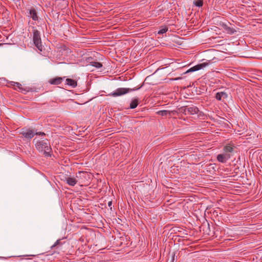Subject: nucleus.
I'll list each match as a JSON object with an SVG mask.
<instances>
[{"mask_svg": "<svg viewBox=\"0 0 262 262\" xmlns=\"http://www.w3.org/2000/svg\"><path fill=\"white\" fill-rule=\"evenodd\" d=\"M35 147L39 152H42L46 156L51 157L50 153L52 148L47 139L37 141L35 143Z\"/></svg>", "mask_w": 262, "mask_h": 262, "instance_id": "nucleus-1", "label": "nucleus"}, {"mask_svg": "<svg viewBox=\"0 0 262 262\" xmlns=\"http://www.w3.org/2000/svg\"><path fill=\"white\" fill-rule=\"evenodd\" d=\"M142 86L143 84L139 87H135L134 88H119L117 89L113 92L108 94V96H113L114 97L121 96L130 92L138 90Z\"/></svg>", "mask_w": 262, "mask_h": 262, "instance_id": "nucleus-2", "label": "nucleus"}, {"mask_svg": "<svg viewBox=\"0 0 262 262\" xmlns=\"http://www.w3.org/2000/svg\"><path fill=\"white\" fill-rule=\"evenodd\" d=\"M33 33V41L35 46L40 51H42L43 46L41 43V34L40 32L35 27H31Z\"/></svg>", "mask_w": 262, "mask_h": 262, "instance_id": "nucleus-3", "label": "nucleus"}, {"mask_svg": "<svg viewBox=\"0 0 262 262\" xmlns=\"http://www.w3.org/2000/svg\"><path fill=\"white\" fill-rule=\"evenodd\" d=\"M35 130L30 128H23L20 130V134L22 135L27 140H30L35 135Z\"/></svg>", "mask_w": 262, "mask_h": 262, "instance_id": "nucleus-4", "label": "nucleus"}, {"mask_svg": "<svg viewBox=\"0 0 262 262\" xmlns=\"http://www.w3.org/2000/svg\"><path fill=\"white\" fill-rule=\"evenodd\" d=\"M210 63V61H208L207 62H203V63L198 64L190 68V69L187 70L186 72H185L184 73L187 74V73H189L190 72H195V71L200 70L206 67V66H208Z\"/></svg>", "mask_w": 262, "mask_h": 262, "instance_id": "nucleus-5", "label": "nucleus"}, {"mask_svg": "<svg viewBox=\"0 0 262 262\" xmlns=\"http://www.w3.org/2000/svg\"><path fill=\"white\" fill-rule=\"evenodd\" d=\"M27 12L29 14L28 17L31 18L35 21H38L39 17L36 9L34 7H31L30 8L28 9Z\"/></svg>", "mask_w": 262, "mask_h": 262, "instance_id": "nucleus-6", "label": "nucleus"}, {"mask_svg": "<svg viewBox=\"0 0 262 262\" xmlns=\"http://www.w3.org/2000/svg\"><path fill=\"white\" fill-rule=\"evenodd\" d=\"M178 114L177 111L161 110L156 112V114L162 117H168L170 118L172 116Z\"/></svg>", "mask_w": 262, "mask_h": 262, "instance_id": "nucleus-7", "label": "nucleus"}, {"mask_svg": "<svg viewBox=\"0 0 262 262\" xmlns=\"http://www.w3.org/2000/svg\"><path fill=\"white\" fill-rule=\"evenodd\" d=\"M87 176L88 173L85 171H78V172L76 173L75 177V178H76V180L77 181V183H83L85 181Z\"/></svg>", "mask_w": 262, "mask_h": 262, "instance_id": "nucleus-8", "label": "nucleus"}, {"mask_svg": "<svg viewBox=\"0 0 262 262\" xmlns=\"http://www.w3.org/2000/svg\"><path fill=\"white\" fill-rule=\"evenodd\" d=\"M86 61L91 66L94 67L96 68H100L102 67V63L94 60L92 57H89L86 58Z\"/></svg>", "mask_w": 262, "mask_h": 262, "instance_id": "nucleus-9", "label": "nucleus"}, {"mask_svg": "<svg viewBox=\"0 0 262 262\" xmlns=\"http://www.w3.org/2000/svg\"><path fill=\"white\" fill-rule=\"evenodd\" d=\"M231 157L229 154L227 153H223L221 154H219L217 156L216 159L217 161L222 163H225L227 161L230 159Z\"/></svg>", "mask_w": 262, "mask_h": 262, "instance_id": "nucleus-10", "label": "nucleus"}, {"mask_svg": "<svg viewBox=\"0 0 262 262\" xmlns=\"http://www.w3.org/2000/svg\"><path fill=\"white\" fill-rule=\"evenodd\" d=\"M221 26L227 34L232 35L234 34L236 32V30L235 28L229 27L225 23H223L221 24Z\"/></svg>", "mask_w": 262, "mask_h": 262, "instance_id": "nucleus-11", "label": "nucleus"}, {"mask_svg": "<svg viewBox=\"0 0 262 262\" xmlns=\"http://www.w3.org/2000/svg\"><path fill=\"white\" fill-rule=\"evenodd\" d=\"M64 78V77H56L55 78L50 79L48 81L49 83L52 85H58L62 82Z\"/></svg>", "mask_w": 262, "mask_h": 262, "instance_id": "nucleus-12", "label": "nucleus"}, {"mask_svg": "<svg viewBox=\"0 0 262 262\" xmlns=\"http://www.w3.org/2000/svg\"><path fill=\"white\" fill-rule=\"evenodd\" d=\"M140 102V100L138 97H134L131 100L128 108L130 109H134L137 107Z\"/></svg>", "mask_w": 262, "mask_h": 262, "instance_id": "nucleus-13", "label": "nucleus"}, {"mask_svg": "<svg viewBox=\"0 0 262 262\" xmlns=\"http://www.w3.org/2000/svg\"><path fill=\"white\" fill-rule=\"evenodd\" d=\"M65 84L70 86L72 88H75L77 85V82L73 79L67 78Z\"/></svg>", "mask_w": 262, "mask_h": 262, "instance_id": "nucleus-14", "label": "nucleus"}, {"mask_svg": "<svg viewBox=\"0 0 262 262\" xmlns=\"http://www.w3.org/2000/svg\"><path fill=\"white\" fill-rule=\"evenodd\" d=\"M66 181L67 183L71 186H75L77 183V181L76 180V178L73 177H69L66 179Z\"/></svg>", "mask_w": 262, "mask_h": 262, "instance_id": "nucleus-15", "label": "nucleus"}, {"mask_svg": "<svg viewBox=\"0 0 262 262\" xmlns=\"http://www.w3.org/2000/svg\"><path fill=\"white\" fill-rule=\"evenodd\" d=\"M228 94L224 92H217L216 93L215 98L216 100L220 101L222 98L226 99L228 97Z\"/></svg>", "mask_w": 262, "mask_h": 262, "instance_id": "nucleus-16", "label": "nucleus"}, {"mask_svg": "<svg viewBox=\"0 0 262 262\" xmlns=\"http://www.w3.org/2000/svg\"><path fill=\"white\" fill-rule=\"evenodd\" d=\"M234 148L231 145H227L223 148L224 152L229 154L231 157Z\"/></svg>", "mask_w": 262, "mask_h": 262, "instance_id": "nucleus-17", "label": "nucleus"}, {"mask_svg": "<svg viewBox=\"0 0 262 262\" xmlns=\"http://www.w3.org/2000/svg\"><path fill=\"white\" fill-rule=\"evenodd\" d=\"M188 114L194 115L196 114L199 112V109L196 106L188 107L187 109Z\"/></svg>", "mask_w": 262, "mask_h": 262, "instance_id": "nucleus-18", "label": "nucleus"}, {"mask_svg": "<svg viewBox=\"0 0 262 262\" xmlns=\"http://www.w3.org/2000/svg\"><path fill=\"white\" fill-rule=\"evenodd\" d=\"M11 83V85L15 86H17V88L19 89V90L20 91H21V92H23L24 91H26V89L23 88L21 86V84L20 83H19V82L12 81Z\"/></svg>", "mask_w": 262, "mask_h": 262, "instance_id": "nucleus-19", "label": "nucleus"}, {"mask_svg": "<svg viewBox=\"0 0 262 262\" xmlns=\"http://www.w3.org/2000/svg\"><path fill=\"white\" fill-rule=\"evenodd\" d=\"M62 239H59L56 241V242L51 247L52 249L56 247H58L59 246H61L63 245V243L61 242Z\"/></svg>", "mask_w": 262, "mask_h": 262, "instance_id": "nucleus-20", "label": "nucleus"}, {"mask_svg": "<svg viewBox=\"0 0 262 262\" xmlns=\"http://www.w3.org/2000/svg\"><path fill=\"white\" fill-rule=\"evenodd\" d=\"M168 30V28L167 26H162L161 27L160 30L158 32V34H163L166 33Z\"/></svg>", "mask_w": 262, "mask_h": 262, "instance_id": "nucleus-21", "label": "nucleus"}, {"mask_svg": "<svg viewBox=\"0 0 262 262\" xmlns=\"http://www.w3.org/2000/svg\"><path fill=\"white\" fill-rule=\"evenodd\" d=\"M193 4L198 7H201L203 5V0H195L193 1Z\"/></svg>", "mask_w": 262, "mask_h": 262, "instance_id": "nucleus-22", "label": "nucleus"}, {"mask_svg": "<svg viewBox=\"0 0 262 262\" xmlns=\"http://www.w3.org/2000/svg\"><path fill=\"white\" fill-rule=\"evenodd\" d=\"M187 108H188L187 106L182 107L180 108L181 109V112H182L183 113L185 114V115H187V114H188L187 111Z\"/></svg>", "mask_w": 262, "mask_h": 262, "instance_id": "nucleus-23", "label": "nucleus"}, {"mask_svg": "<svg viewBox=\"0 0 262 262\" xmlns=\"http://www.w3.org/2000/svg\"><path fill=\"white\" fill-rule=\"evenodd\" d=\"M35 133H36L35 134V135H39V136H45L46 134L45 133L43 132H37L36 131H35Z\"/></svg>", "mask_w": 262, "mask_h": 262, "instance_id": "nucleus-24", "label": "nucleus"}, {"mask_svg": "<svg viewBox=\"0 0 262 262\" xmlns=\"http://www.w3.org/2000/svg\"><path fill=\"white\" fill-rule=\"evenodd\" d=\"M218 227H214V229L213 230V233L214 235H216L215 236H217L216 232L218 231Z\"/></svg>", "mask_w": 262, "mask_h": 262, "instance_id": "nucleus-25", "label": "nucleus"}, {"mask_svg": "<svg viewBox=\"0 0 262 262\" xmlns=\"http://www.w3.org/2000/svg\"><path fill=\"white\" fill-rule=\"evenodd\" d=\"M112 201H110L108 203V206L110 207V209L112 210Z\"/></svg>", "mask_w": 262, "mask_h": 262, "instance_id": "nucleus-26", "label": "nucleus"}, {"mask_svg": "<svg viewBox=\"0 0 262 262\" xmlns=\"http://www.w3.org/2000/svg\"><path fill=\"white\" fill-rule=\"evenodd\" d=\"M174 256H175V254H174V253H173L172 255V258H171V260L170 262H173V261L174 260Z\"/></svg>", "mask_w": 262, "mask_h": 262, "instance_id": "nucleus-27", "label": "nucleus"}, {"mask_svg": "<svg viewBox=\"0 0 262 262\" xmlns=\"http://www.w3.org/2000/svg\"><path fill=\"white\" fill-rule=\"evenodd\" d=\"M207 227H208V230H209V232L210 231V225L208 223H207Z\"/></svg>", "mask_w": 262, "mask_h": 262, "instance_id": "nucleus-28", "label": "nucleus"}, {"mask_svg": "<svg viewBox=\"0 0 262 262\" xmlns=\"http://www.w3.org/2000/svg\"><path fill=\"white\" fill-rule=\"evenodd\" d=\"M207 234H208V235H210V233H209V232H208V233H207Z\"/></svg>", "mask_w": 262, "mask_h": 262, "instance_id": "nucleus-29", "label": "nucleus"}]
</instances>
